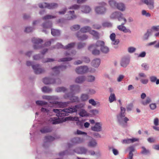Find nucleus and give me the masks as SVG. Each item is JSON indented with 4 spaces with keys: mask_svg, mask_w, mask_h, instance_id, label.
<instances>
[{
    "mask_svg": "<svg viewBox=\"0 0 159 159\" xmlns=\"http://www.w3.org/2000/svg\"><path fill=\"white\" fill-rule=\"evenodd\" d=\"M56 17V16H52L50 15H46L44 16L43 18V19L44 20H46L49 19H51L52 18H55Z\"/></svg>",
    "mask_w": 159,
    "mask_h": 159,
    "instance_id": "50",
    "label": "nucleus"
},
{
    "mask_svg": "<svg viewBox=\"0 0 159 159\" xmlns=\"http://www.w3.org/2000/svg\"><path fill=\"white\" fill-rule=\"evenodd\" d=\"M111 149H112L113 153L115 155H117L119 154V152L117 149H116L113 147H109V150H110Z\"/></svg>",
    "mask_w": 159,
    "mask_h": 159,
    "instance_id": "56",
    "label": "nucleus"
},
{
    "mask_svg": "<svg viewBox=\"0 0 159 159\" xmlns=\"http://www.w3.org/2000/svg\"><path fill=\"white\" fill-rule=\"evenodd\" d=\"M53 111L56 113V115L58 117H63L68 115V113L66 112V108L63 109H53Z\"/></svg>",
    "mask_w": 159,
    "mask_h": 159,
    "instance_id": "6",
    "label": "nucleus"
},
{
    "mask_svg": "<svg viewBox=\"0 0 159 159\" xmlns=\"http://www.w3.org/2000/svg\"><path fill=\"white\" fill-rule=\"evenodd\" d=\"M106 8L103 7H98L95 8L96 12L100 14H102L104 13L105 12Z\"/></svg>",
    "mask_w": 159,
    "mask_h": 159,
    "instance_id": "24",
    "label": "nucleus"
},
{
    "mask_svg": "<svg viewBox=\"0 0 159 159\" xmlns=\"http://www.w3.org/2000/svg\"><path fill=\"white\" fill-rule=\"evenodd\" d=\"M84 106V105L83 104L80 103L78 104L75 105L73 107H69L68 108H66V110L68 114L69 113H76L78 110L82 108Z\"/></svg>",
    "mask_w": 159,
    "mask_h": 159,
    "instance_id": "2",
    "label": "nucleus"
},
{
    "mask_svg": "<svg viewBox=\"0 0 159 159\" xmlns=\"http://www.w3.org/2000/svg\"><path fill=\"white\" fill-rule=\"evenodd\" d=\"M91 129L93 131L100 132L102 130V124L100 122H96L95 125L91 127Z\"/></svg>",
    "mask_w": 159,
    "mask_h": 159,
    "instance_id": "14",
    "label": "nucleus"
},
{
    "mask_svg": "<svg viewBox=\"0 0 159 159\" xmlns=\"http://www.w3.org/2000/svg\"><path fill=\"white\" fill-rule=\"evenodd\" d=\"M70 102H79V99L78 97L75 96H72L70 97Z\"/></svg>",
    "mask_w": 159,
    "mask_h": 159,
    "instance_id": "43",
    "label": "nucleus"
},
{
    "mask_svg": "<svg viewBox=\"0 0 159 159\" xmlns=\"http://www.w3.org/2000/svg\"><path fill=\"white\" fill-rule=\"evenodd\" d=\"M110 39L112 41L111 44L113 45H117L120 42L119 39H116V34L114 33H112L110 34Z\"/></svg>",
    "mask_w": 159,
    "mask_h": 159,
    "instance_id": "21",
    "label": "nucleus"
},
{
    "mask_svg": "<svg viewBox=\"0 0 159 159\" xmlns=\"http://www.w3.org/2000/svg\"><path fill=\"white\" fill-rule=\"evenodd\" d=\"M37 105L40 106L47 105L48 104L47 102L42 100H37L35 102Z\"/></svg>",
    "mask_w": 159,
    "mask_h": 159,
    "instance_id": "38",
    "label": "nucleus"
},
{
    "mask_svg": "<svg viewBox=\"0 0 159 159\" xmlns=\"http://www.w3.org/2000/svg\"><path fill=\"white\" fill-rule=\"evenodd\" d=\"M40 65L36 64L32 66V68L34 71V73L36 74H40L45 71L43 69L39 67Z\"/></svg>",
    "mask_w": 159,
    "mask_h": 159,
    "instance_id": "9",
    "label": "nucleus"
},
{
    "mask_svg": "<svg viewBox=\"0 0 159 159\" xmlns=\"http://www.w3.org/2000/svg\"><path fill=\"white\" fill-rule=\"evenodd\" d=\"M58 84L61 83V80L59 78L54 79L51 78L46 77L43 79V81L45 84H49L56 83L57 81Z\"/></svg>",
    "mask_w": 159,
    "mask_h": 159,
    "instance_id": "3",
    "label": "nucleus"
},
{
    "mask_svg": "<svg viewBox=\"0 0 159 159\" xmlns=\"http://www.w3.org/2000/svg\"><path fill=\"white\" fill-rule=\"evenodd\" d=\"M141 1L146 4L149 9L152 10L154 8V0H141Z\"/></svg>",
    "mask_w": 159,
    "mask_h": 159,
    "instance_id": "11",
    "label": "nucleus"
},
{
    "mask_svg": "<svg viewBox=\"0 0 159 159\" xmlns=\"http://www.w3.org/2000/svg\"><path fill=\"white\" fill-rule=\"evenodd\" d=\"M95 80V77L94 76L92 75H90L87 77V80L89 82H92Z\"/></svg>",
    "mask_w": 159,
    "mask_h": 159,
    "instance_id": "52",
    "label": "nucleus"
},
{
    "mask_svg": "<svg viewBox=\"0 0 159 159\" xmlns=\"http://www.w3.org/2000/svg\"><path fill=\"white\" fill-rule=\"evenodd\" d=\"M75 44V43L74 42L68 43L64 47V49L65 50H70L74 47Z\"/></svg>",
    "mask_w": 159,
    "mask_h": 159,
    "instance_id": "34",
    "label": "nucleus"
},
{
    "mask_svg": "<svg viewBox=\"0 0 159 159\" xmlns=\"http://www.w3.org/2000/svg\"><path fill=\"white\" fill-rule=\"evenodd\" d=\"M65 122L68 120L70 121H79V118L78 117L74 116L71 117L69 116L67 117H65Z\"/></svg>",
    "mask_w": 159,
    "mask_h": 159,
    "instance_id": "33",
    "label": "nucleus"
},
{
    "mask_svg": "<svg viewBox=\"0 0 159 159\" xmlns=\"http://www.w3.org/2000/svg\"><path fill=\"white\" fill-rule=\"evenodd\" d=\"M43 28H50L52 26V23L51 21L48 20L44 23L42 25Z\"/></svg>",
    "mask_w": 159,
    "mask_h": 159,
    "instance_id": "29",
    "label": "nucleus"
},
{
    "mask_svg": "<svg viewBox=\"0 0 159 159\" xmlns=\"http://www.w3.org/2000/svg\"><path fill=\"white\" fill-rule=\"evenodd\" d=\"M123 117L120 116L118 115L117 116V119L118 123L122 125L123 123Z\"/></svg>",
    "mask_w": 159,
    "mask_h": 159,
    "instance_id": "64",
    "label": "nucleus"
},
{
    "mask_svg": "<svg viewBox=\"0 0 159 159\" xmlns=\"http://www.w3.org/2000/svg\"><path fill=\"white\" fill-rule=\"evenodd\" d=\"M80 25H73L72 27H70V29L73 30V29H74L75 30H79L80 28Z\"/></svg>",
    "mask_w": 159,
    "mask_h": 159,
    "instance_id": "61",
    "label": "nucleus"
},
{
    "mask_svg": "<svg viewBox=\"0 0 159 159\" xmlns=\"http://www.w3.org/2000/svg\"><path fill=\"white\" fill-rule=\"evenodd\" d=\"M100 64V60L99 59L96 58L93 60L91 62V65L95 68L98 67Z\"/></svg>",
    "mask_w": 159,
    "mask_h": 159,
    "instance_id": "26",
    "label": "nucleus"
},
{
    "mask_svg": "<svg viewBox=\"0 0 159 159\" xmlns=\"http://www.w3.org/2000/svg\"><path fill=\"white\" fill-rule=\"evenodd\" d=\"M84 139L83 138L79 137H74L71 139L70 142L72 145L80 143L83 142Z\"/></svg>",
    "mask_w": 159,
    "mask_h": 159,
    "instance_id": "17",
    "label": "nucleus"
},
{
    "mask_svg": "<svg viewBox=\"0 0 159 159\" xmlns=\"http://www.w3.org/2000/svg\"><path fill=\"white\" fill-rule=\"evenodd\" d=\"M82 62H84L86 63H88L90 61V58L87 57H82Z\"/></svg>",
    "mask_w": 159,
    "mask_h": 159,
    "instance_id": "55",
    "label": "nucleus"
},
{
    "mask_svg": "<svg viewBox=\"0 0 159 159\" xmlns=\"http://www.w3.org/2000/svg\"><path fill=\"white\" fill-rule=\"evenodd\" d=\"M109 101L110 103H111L116 100L115 94L114 93H111L109 97Z\"/></svg>",
    "mask_w": 159,
    "mask_h": 159,
    "instance_id": "47",
    "label": "nucleus"
},
{
    "mask_svg": "<svg viewBox=\"0 0 159 159\" xmlns=\"http://www.w3.org/2000/svg\"><path fill=\"white\" fill-rule=\"evenodd\" d=\"M91 28L89 26H85L81 28L79 31L82 33H84L88 32L89 33Z\"/></svg>",
    "mask_w": 159,
    "mask_h": 159,
    "instance_id": "31",
    "label": "nucleus"
},
{
    "mask_svg": "<svg viewBox=\"0 0 159 159\" xmlns=\"http://www.w3.org/2000/svg\"><path fill=\"white\" fill-rule=\"evenodd\" d=\"M141 148L142 149V150L140 152L141 154L147 155L150 153V152L149 150L146 149L144 146H142Z\"/></svg>",
    "mask_w": 159,
    "mask_h": 159,
    "instance_id": "35",
    "label": "nucleus"
},
{
    "mask_svg": "<svg viewBox=\"0 0 159 159\" xmlns=\"http://www.w3.org/2000/svg\"><path fill=\"white\" fill-rule=\"evenodd\" d=\"M100 50L102 52L105 53H107L109 51V48L104 45L100 48Z\"/></svg>",
    "mask_w": 159,
    "mask_h": 159,
    "instance_id": "44",
    "label": "nucleus"
},
{
    "mask_svg": "<svg viewBox=\"0 0 159 159\" xmlns=\"http://www.w3.org/2000/svg\"><path fill=\"white\" fill-rule=\"evenodd\" d=\"M67 90V89L64 87H59L56 89V91L57 92H65Z\"/></svg>",
    "mask_w": 159,
    "mask_h": 159,
    "instance_id": "49",
    "label": "nucleus"
},
{
    "mask_svg": "<svg viewBox=\"0 0 159 159\" xmlns=\"http://www.w3.org/2000/svg\"><path fill=\"white\" fill-rule=\"evenodd\" d=\"M74 134H75L77 135H87V133L85 132L82 131L79 129H77L76 132H75Z\"/></svg>",
    "mask_w": 159,
    "mask_h": 159,
    "instance_id": "53",
    "label": "nucleus"
},
{
    "mask_svg": "<svg viewBox=\"0 0 159 159\" xmlns=\"http://www.w3.org/2000/svg\"><path fill=\"white\" fill-rule=\"evenodd\" d=\"M88 69V67L87 66H83L77 67L75 69V71L78 74H83L86 73Z\"/></svg>",
    "mask_w": 159,
    "mask_h": 159,
    "instance_id": "7",
    "label": "nucleus"
},
{
    "mask_svg": "<svg viewBox=\"0 0 159 159\" xmlns=\"http://www.w3.org/2000/svg\"><path fill=\"white\" fill-rule=\"evenodd\" d=\"M51 34L54 36H58L60 35L61 31L52 28Z\"/></svg>",
    "mask_w": 159,
    "mask_h": 159,
    "instance_id": "30",
    "label": "nucleus"
},
{
    "mask_svg": "<svg viewBox=\"0 0 159 159\" xmlns=\"http://www.w3.org/2000/svg\"><path fill=\"white\" fill-rule=\"evenodd\" d=\"M109 3L110 6L112 8H116L117 3L115 1L113 0H110L109 1Z\"/></svg>",
    "mask_w": 159,
    "mask_h": 159,
    "instance_id": "45",
    "label": "nucleus"
},
{
    "mask_svg": "<svg viewBox=\"0 0 159 159\" xmlns=\"http://www.w3.org/2000/svg\"><path fill=\"white\" fill-rule=\"evenodd\" d=\"M105 43L103 41H101L100 40H98L97 41L95 44H93L90 45L88 48L89 50H90L91 48L94 47V46H96V47H100V48H101L103 45H104Z\"/></svg>",
    "mask_w": 159,
    "mask_h": 159,
    "instance_id": "22",
    "label": "nucleus"
},
{
    "mask_svg": "<svg viewBox=\"0 0 159 159\" xmlns=\"http://www.w3.org/2000/svg\"><path fill=\"white\" fill-rule=\"evenodd\" d=\"M136 49L135 48L131 47L128 48V51L129 53H133L135 52L136 51Z\"/></svg>",
    "mask_w": 159,
    "mask_h": 159,
    "instance_id": "63",
    "label": "nucleus"
},
{
    "mask_svg": "<svg viewBox=\"0 0 159 159\" xmlns=\"http://www.w3.org/2000/svg\"><path fill=\"white\" fill-rule=\"evenodd\" d=\"M32 42L34 44L33 46V48L34 49H39L44 47L42 45L39 44L43 42V39H41L33 38L32 39Z\"/></svg>",
    "mask_w": 159,
    "mask_h": 159,
    "instance_id": "4",
    "label": "nucleus"
},
{
    "mask_svg": "<svg viewBox=\"0 0 159 159\" xmlns=\"http://www.w3.org/2000/svg\"><path fill=\"white\" fill-rule=\"evenodd\" d=\"M68 149L64 151L61 152L59 153V155L60 156H63L65 155H72L76 153V148L74 149H71L70 148L72 147L73 145L70 143L67 144Z\"/></svg>",
    "mask_w": 159,
    "mask_h": 159,
    "instance_id": "1",
    "label": "nucleus"
},
{
    "mask_svg": "<svg viewBox=\"0 0 159 159\" xmlns=\"http://www.w3.org/2000/svg\"><path fill=\"white\" fill-rule=\"evenodd\" d=\"M151 30L148 29L146 32L144 34L143 37V41L147 40L148 39L149 36L151 34Z\"/></svg>",
    "mask_w": 159,
    "mask_h": 159,
    "instance_id": "28",
    "label": "nucleus"
},
{
    "mask_svg": "<svg viewBox=\"0 0 159 159\" xmlns=\"http://www.w3.org/2000/svg\"><path fill=\"white\" fill-rule=\"evenodd\" d=\"M64 46L63 45H62L61 43H57V44L54 46V48H62L64 49Z\"/></svg>",
    "mask_w": 159,
    "mask_h": 159,
    "instance_id": "60",
    "label": "nucleus"
},
{
    "mask_svg": "<svg viewBox=\"0 0 159 159\" xmlns=\"http://www.w3.org/2000/svg\"><path fill=\"white\" fill-rule=\"evenodd\" d=\"M130 60L129 57H123L120 62V66L124 68L126 67L129 64Z\"/></svg>",
    "mask_w": 159,
    "mask_h": 159,
    "instance_id": "13",
    "label": "nucleus"
},
{
    "mask_svg": "<svg viewBox=\"0 0 159 159\" xmlns=\"http://www.w3.org/2000/svg\"><path fill=\"white\" fill-rule=\"evenodd\" d=\"M84 12L85 13H89L91 10L90 8L88 6H85L83 7Z\"/></svg>",
    "mask_w": 159,
    "mask_h": 159,
    "instance_id": "58",
    "label": "nucleus"
},
{
    "mask_svg": "<svg viewBox=\"0 0 159 159\" xmlns=\"http://www.w3.org/2000/svg\"><path fill=\"white\" fill-rule=\"evenodd\" d=\"M75 150L77 154L86 155L87 149L84 147H80L76 148Z\"/></svg>",
    "mask_w": 159,
    "mask_h": 159,
    "instance_id": "18",
    "label": "nucleus"
},
{
    "mask_svg": "<svg viewBox=\"0 0 159 159\" xmlns=\"http://www.w3.org/2000/svg\"><path fill=\"white\" fill-rule=\"evenodd\" d=\"M121 12L119 11H115L113 12L111 15L110 17L111 19H117Z\"/></svg>",
    "mask_w": 159,
    "mask_h": 159,
    "instance_id": "36",
    "label": "nucleus"
},
{
    "mask_svg": "<svg viewBox=\"0 0 159 159\" xmlns=\"http://www.w3.org/2000/svg\"><path fill=\"white\" fill-rule=\"evenodd\" d=\"M142 15L146 17H150L151 16V14L149 12H147L145 10H143L142 11Z\"/></svg>",
    "mask_w": 159,
    "mask_h": 159,
    "instance_id": "54",
    "label": "nucleus"
},
{
    "mask_svg": "<svg viewBox=\"0 0 159 159\" xmlns=\"http://www.w3.org/2000/svg\"><path fill=\"white\" fill-rule=\"evenodd\" d=\"M86 77L84 76H79L75 79V82L79 84H82L86 80Z\"/></svg>",
    "mask_w": 159,
    "mask_h": 159,
    "instance_id": "25",
    "label": "nucleus"
},
{
    "mask_svg": "<svg viewBox=\"0 0 159 159\" xmlns=\"http://www.w3.org/2000/svg\"><path fill=\"white\" fill-rule=\"evenodd\" d=\"M67 66L64 65H60L55 66L52 68V70L56 75H58L60 73L59 69L63 70L66 69Z\"/></svg>",
    "mask_w": 159,
    "mask_h": 159,
    "instance_id": "12",
    "label": "nucleus"
},
{
    "mask_svg": "<svg viewBox=\"0 0 159 159\" xmlns=\"http://www.w3.org/2000/svg\"><path fill=\"white\" fill-rule=\"evenodd\" d=\"M81 32L78 31L76 34V36L79 40L83 41L87 39L88 38L87 35L85 34H82Z\"/></svg>",
    "mask_w": 159,
    "mask_h": 159,
    "instance_id": "20",
    "label": "nucleus"
},
{
    "mask_svg": "<svg viewBox=\"0 0 159 159\" xmlns=\"http://www.w3.org/2000/svg\"><path fill=\"white\" fill-rule=\"evenodd\" d=\"M70 90L72 93H79L80 90V86L78 85H72L70 86Z\"/></svg>",
    "mask_w": 159,
    "mask_h": 159,
    "instance_id": "23",
    "label": "nucleus"
},
{
    "mask_svg": "<svg viewBox=\"0 0 159 159\" xmlns=\"http://www.w3.org/2000/svg\"><path fill=\"white\" fill-rule=\"evenodd\" d=\"M151 100L150 98L147 97L145 101H142L141 103L143 105H146L151 102Z\"/></svg>",
    "mask_w": 159,
    "mask_h": 159,
    "instance_id": "46",
    "label": "nucleus"
},
{
    "mask_svg": "<svg viewBox=\"0 0 159 159\" xmlns=\"http://www.w3.org/2000/svg\"><path fill=\"white\" fill-rule=\"evenodd\" d=\"M89 33L92 35L93 36L95 37L97 39L99 38L98 33L94 30H90Z\"/></svg>",
    "mask_w": 159,
    "mask_h": 159,
    "instance_id": "40",
    "label": "nucleus"
},
{
    "mask_svg": "<svg viewBox=\"0 0 159 159\" xmlns=\"http://www.w3.org/2000/svg\"><path fill=\"white\" fill-rule=\"evenodd\" d=\"M126 150L129 151L128 159H133L134 154L133 152L135 151L134 146L133 145L130 146L127 148Z\"/></svg>",
    "mask_w": 159,
    "mask_h": 159,
    "instance_id": "16",
    "label": "nucleus"
},
{
    "mask_svg": "<svg viewBox=\"0 0 159 159\" xmlns=\"http://www.w3.org/2000/svg\"><path fill=\"white\" fill-rule=\"evenodd\" d=\"M80 109V111L78 114L81 117H88L89 116V114L84 109L81 108Z\"/></svg>",
    "mask_w": 159,
    "mask_h": 159,
    "instance_id": "27",
    "label": "nucleus"
},
{
    "mask_svg": "<svg viewBox=\"0 0 159 159\" xmlns=\"http://www.w3.org/2000/svg\"><path fill=\"white\" fill-rule=\"evenodd\" d=\"M52 130V127L47 125L41 128L40 130V131L42 134H45L51 132Z\"/></svg>",
    "mask_w": 159,
    "mask_h": 159,
    "instance_id": "15",
    "label": "nucleus"
},
{
    "mask_svg": "<svg viewBox=\"0 0 159 159\" xmlns=\"http://www.w3.org/2000/svg\"><path fill=\"white\" fill-rule=\"evenodd\" d=\"M80 7V6L77 4H74L68 7V9L71 10H76Z\"/></svg>",
    "mask_w": 159,
    "mask_h": 159,
    "instance_id": "57",
    "label": "nucleus"
},
{
    "mask_svg": "<svg viewBox=\"0 0 159 159\" xmlns=\"http://www.w3.org/2000/svg\"><path fill=\"white\" fill-rule=\"evenodd\" d=\"M73 58L71 57H64L59 59L58 61V62H65L69 61L72 60Z\"/></svg>",
    "mask_w": 159,
    "mask_h": 159,
    "instance_id": "42",
    "label": "nucleus"
},
{
    "mask_svg": "<svg viewBox=\"0 0 159 159\" xmlns=\"http://www.w3.org/2000/svg\"><path fill=\"white\" fill-rule=\"evenodd\" d=\"M116 8L120 11H123L125 9V5L123 3H117Z\"/></svg>",
    "mask_w": 159,
    "mask_h": 159,
    "instance_id": "32",
    "label": "nucleus"
},
{
    "mask_svg": "<svg viewBox=\"0 0 159 159\" xmlns=\"http://www.w3.org/2000/svg\"><path fill=\"white\" fill-rule=\"evenodd\" d=\"M50 103L57 105L60 107L63 108L67 106L70 103V101L66 102H58L56 101H53L52 102L50 101Z\"/></svg>",
    "mask_w": 159,
    "mask_h": 159,
    "instance_id": "10",
    "label": "nucleus"
},
{
    "mask_svg": "<svg viewBox=\"0 0 159 159\" xmlns=\"http://www.w3.org/2000/svg\"><path fill=\"white\" fill-rule=\"evenodd\" d=\"M55 61L53 58H47L46 59H43L42 60V62L45 63L48 62H52Z\"/></svg>",
    "mask_w": 159,
    "mask_h": 159,
    "instance_id": "51",
    "label": "nucleus"
},
{
    "mask_svg": "<svg viewBox=\"0 0 159 159\" xmlns=\"http://www.w3.org/2000/svg\"><path fill=\"white\" fill-rule=\"evenodd\" d=\"M34 28L32 27H28L25 28V32L27 33H30L32 32Z\"/></svg>",
    "mask_w": 159,
    "mask_h": 159,
    "instance_id": "62",
    "label": "nucleus"
},
{
    "mask_svg": "<svg viewBox=\"0 0 159 159\" xmlns=\"http://www.w3.org/2000/svg\"><path fill=\"white\" fill-rule=\"evenodd\" d=\"M97 144V143L95 140L90 141L89 144V146L92 147H94L96 146Z\"/></svg>",
    "mask_w": 159,
    "mask_h": 159,
    "instance_id": "59",
    "label": "nucleus"
},
{
    "mask_svg": "<svg viewBox=\"0 0 159 159\" xmlns=\"http://www.w3.org/2000/svg\"><path fill=\"white\" fill-rule=\"evenodd\" d=\"M42 98L43 99H48L49 100V102H50V101L52 102L54 100H52L56 99H57V97H54V96H48L44 95L42 97Z\"/></svg>",
    "mask_w": 159,
    "mask_h": 159,
    "instance_id": "39",
    "label": "nucleus"
},
{
    "mask_svg": "<svg viewBox=\"0 0 159 159\" xmlns=\"http://www.w3.org/2000/svg\"><path fill=\"white\" fill-rule=\"evenodd\" d=\"M55 138L51 135L45 136L44 138V141L43 144V147L45 149H47L50 145V142L54 141Z\"/></svg>",
    "mask_w": 159,
    "mask_h": 159,
    "instance_id": "5",
    "label": "nucleus"
},
{
    "mask_svg": "<svg viewBox=\"0 0 159 159\" xmlns=\"http://www.w3.org/2000/svg\"><path fill=\"white\" fill-rule=\"evenodd\" d=\"M49 121L51 122L53 125H56L65 122V117H62L60 119L54 117L50 118L49 119Z\"/></svg>",
    "mask_w": 159,
    "mask_h": 159,
    "instance_id": "8",
    "label": "nucleus"
},
{
    "mask_svg": "<svg viewBox=\"0 0 159 159\" xmlns=\"http://www.w3.org/2000/svg\"><path fill=\"white\" fill-rule=\"evenodd\" d=\"M43 56H42L41 54H39L34 55L33 57V58L34 60H38L43 58Z\"/></svg>",
    "mask_w": 159,
    "mask_h": 159,
    "instance_id": "48",
    "label": "nucleus"
},
{
    "mask_svg": "<svg viewBox=\"0 0 159 159\" xmlns=\"http://www.w3.org/2000/svg\"><path fill=\"white\" fill-rule=\"evenodd\" d=\"M44 4H46L45 7L49 9H53L57 8L58 7L57 3L54 2L51 3H45Z\"/></svg>",
    "mask_w": 159,
    "mask_h": 159,
    "instance_id": "19",
    "label": "nucleus"
},
{
    "mask_svg": "<svg viewBox=\"0 0 159 159\" xmlns=\"http://www.w3.org/2000/svg\"><path fill=\"white\" fill-rule=\"evenodd\" d=\"M42 91L44 93H49L52 91V89L48 87L44 86L42 88Z\"/></svg>",
    "mask_w": 159,
    "mask_h": 159,
    "instance_id": "37",
    "label": "nucleus"
},
{
    "mask_svg": "<svg viewBox=\"0 0 159 159\" xmlns=\"http://www.w3.org/2000/svg\"><path fill=\"white\" fill-rule=\"evenodd\" d=\"M89 98V96L86 94H82L80 97V99L82 102H85L87 101Z\"/></svg>",
    "mask_w": 159,
    "mask_h": 159,
    "instance_id": "41",
    "label": "nucleus"
}]
</instances>
